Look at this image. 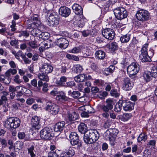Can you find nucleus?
<instances>
[{
	"label": "nucleus",
	"instance_id": "72a5a7b5",
	"mask_svg": "<svg viewBox=\"0 0 157 157\" xmlns=\"http://www.w3.org/2000/svg\"><path fill=\"white\" fill-rule=\"evenodd\" d=\"M105 90L106 91H109L112 88H115V83L113 82L105 83Z\"/></svg>",
	"mask_w": 157,
	"mask_h": 157
},
{
	"label": "nucleus",
	"instance_id": "39448f33",
	"mask_svg": "<svg viewBox=\"0 0 157 157\" xmlns=\"http://www.w3.org/2000/svg\"><path fill=\"white\" fill-rule=\"evenodd\" d=\"M148 46L147 44H144L139 52V57L142 62L149 61L151 60L150 56L148 55L147 48Z\"/></svg>",
	"mask_w": 157,
	"mask_h": 157
},
{
	"label": "nucleus",
	"instance_id": "7c9ffc66",
	"mask_svg": "<svg viewBox=\"0 0 157 157\" xmlns=\"http://www.w3.org/2000/svg\"><path fill=\"white\" fill-rule=\"evenodd\" d=\"M115 69V67L113 65H111L108 68H106L104 70L103 74L106 75H109L110 73H112Z\"/></svg>",
	"mask_w": 157,
	"mask_h": 157
},
{
	"label": "nucleus",
	"instance_id": "423d86ee",
	"mask_svg": "<svg viewBox=\"0 0 157 157\" xmlns=\"http://www.w3.org/2000/svg\"><path fill=\"white\" fill-rule=\"evenodd\" d=\"M113 12L116 18L118 20L123 19L127 16V11L124 8L118 7L116 8L114 10Z\"/></svg>",
	"mask_w": 157,
	"mask_h": 157
},
{
	"label": "nucleus",
	"instance_id": "0eeeda50",
	"mask_svg": "<svg viewBox=\"0 0 157 157\" xmlns=\"http://www.w3.org/2000/svg\"><path fill=\"white\" fill-rule=\"evenodd\" d=\"M140 70L139 65L136 63L133 62L127 68V72L130 76L134 75L138 72Z\"/></svg>",
	"mask_w": 157,
	"mask_h": 157
},
{
	"label": "nucleus",
	"instance_id": "ddd939ff",
	"mask_svg": "<svg viewBox=\"0 0 157 157\" xmlns=\"http://www.w3.org/2000/svg\"><path fill=\"white\" fill-rule=\"evenodd\" d=\"M70 143L72 145L78 144V147L81 146V144H79V137L78 134L75 132H71L69 135Z\"/></svg>",
	"mask_w": 157,
	"mask_h": 157
},
{
	"label": "nucleus",
	"instance_id": "c03bdc74",
	"mask_svg": "<svg viewBox=\"0 0 157 157\" xmlns=\"http://www.w3.org/2000/svg\"><path fill=\"white\" fill-rule=\"evenodd\" d=\"M7 28L5 27V25L0 23V34L4 35L7 33Z\"/></svg>",
	"mask_w": 157,
	"mask_h": 157
},
{
	"label": "nucleus",
	"instance_id": "8fccbe9b",
	"mask_svg": "<svg viewBox=\"0 0 157 157\" xmlns=\"http://www.w3.org/2000/svg\"><path fill=\"white\" fill-rule=\"evenodd\" d=\"M27 89L25 87L21 86H16V93L25 92L27 91Z\"/></svg>",
	"mask_w": 157,
	"mask_h": 157
},
{
	"label": "nucleus",
	"instance_id": "6e6552de",
	"mask_svg": "<svg viewBox=\"0 0 157 157\" xmlns=\"http://www.w3.org/2000/svg\"><path fill=\"white\" fill-rule=\"evenodd\" d=\"M31 22L29 21V23L27 26V29H31V28H38L41 26V23L39 20L37 15H35L31 17Z\"/></svg>",
	"mask_w": 157,
	"mask_h": 157
},
{
	"label": "nucleus",
	"instance_id": "c9c22d12",
	"mask_svg": "<svg viewBox=\"0 0 157 157\" xmlns=\"http://www.w3.org/2000/svg\"><path fill=\"white\" fill-rule=\"evenodd\" d=\"M132 117V115L131 113H124L121 117V119L123 121H126L131 118Z\"/></svg>",
	"mask_w": 157,
	"mask_h": 157
},
{
	"label": "nucleus",
	"instance_id": "a18cd8bd",
	"mask_svg": "<svg viewBox=\"0 0 157 157\" xmlns=\"http://www.w3.org/2000/svg\"><path fill=\"white\" fill-rule=\"evenodd\" d=\"M122 101L121 102H117L115 106L114 111L117 112H120L122 107Z\"/></svg>",
	"mask_w": 157,
	"mask_h": 157
},
{
	"label": "nucleus",
	"instance_id": "de8ad7c7",
	"mask_svg": "<svg viewBox=\"0 0 157 157\" xmlns=\"http://www.w3.org/2000/svg\"><path fill=\"white\" fill-rule=\"evenodd\" d=\"M74 69L76 73H80L83 70L82 67L80 64L75 65L74 66Z\"/></svg>",
	"mask_w": 157,
	"mask_h": 157
},
{
	"label": "nucleus",
	"instance_id": "20e7f679",
	"mask_svg": "<svg viewBox=\"0 0 157 157\" xmlns=\"http://www.w3.org/2000/svg\"><path fill=\"white\" fill-rule=\"evenodd\" d=\"M106 105H102L101 107V110L103 112L102 116L106 118H108L109 117V112L113 108V101L111 99H107L106 100Z\"/></svg>",
	"mask_w": 157,
	"mask_h": 157
},
{
	"label": "nucleus",
	"instance_id": "f3484780",
	"mask_svg": "<svg viewBox=\"0 0 157 157\" xmlns=\"http://www.w3.org/2000/svg\"><path fill=\"white\" fill-rule=\"evenodd\" d=\"M40 121V117L37 116H34L31 119V124L32 126L35 129H39L41 127Z\"/></svg>",
	"mask_w": 157,
	"mask_h": 157
},
{
	"label": "nucleus",
	"instance_id": "bf43d9fd",
	"mask_svg": "<svg viewBox=\"0 0 157 157\" xmlns=\"http://www.w3.org/2000/svg\"><path fill=\"white\" fill-rule=\"evenodd\" d=\"M14 81L16 83L19 84L22 82V80L19 78V76L17 75L14 77Z\"/></svg>",
	"mask_w": 157,
	"mask_h": 157
},
{
	"label": "nucleus",
	"instance_id": "a19ab883",
	"mask_svg": "<svg viewBox=\"0 0 157 157\" xmlns=\"http://www.w3.org/2000/svg\"><path fill=\"white\" fill-rule=\"evenodd\" d=\"M112 5L111 2L110 1H107L103 7L104 11L106 12L111 10Z\"/></svg>",
	"mask_w": 157,
	"mask_h": 157
},
{
	"label": "nucleus",
	"instance_id": "412c9836",
	"mask_svg": "<svg viewBox=\"0 0 157 157\" xmlns=\"http://www.w3.org/2000/svg\"><path fill=\"white\" fill-rule=\"evenodd\" d=\"M65 122L64 121L58 122L53 127L54 131L56 132H59L62 131L64 127Z\"/></svg>",
	"mask_w": 157,
	"mask_h": 157
},
{
	"label": "nucleus",
	"instance_id": "c85d7f7f",
	"mask_svg": "<svg viewBox=\"0 0 157 157\" xmlns=\"http://www.w3.org/2000/svg\"><path fill=\"white\" fill-rule=\"evenodd\" d=\"M17 73V70L15 69L10 68L5 73L6 76L10 77L11 75H12L16 74Z\"/></svg>",
	"mask_w": 157,
	"mask_h": 157
},
{
	"label": "nucleus",
	"instance_id": "cd10ccee",
	"mask_svg": "<svg viewBox=\"0 0 157 157\" xmlns=\"http://www.w3.org/2000/svg\"><path fill=\"white\" fill-rule=\"evenodd\" d=\"M86 78V76L84 74L79 75L74 78L75 80L77 82H82Z\"/></svg>",
	"mask_w": 157,
	"mask_h": 157
},
{
	"label": "nucleus",
	"instance_id": "37998d69",
	"mask_svg": "<svg viewBox=\"0 0 157 157\" xmlns=\"http://www.w3.org/2000/svg\"><path fill=\"white\" fill-rule=\"evenodd\" d=\"M105 83L104 80L101 79H95L94 81V83L95 85L101 87L104 86L105 85Z\"/></svg>",
	"mask_w": 157,
	"mask_h": 157
},
{
	"label": "nucleus",
	"instance_id": "e2e57ef3",
	"mask_svg": "<svg viewBox=\"0 0 157 157\" xmlns=\"http://www.w3.org/2000/svg\"><path fill=\"white\" fill-rule=\"evenodd\" d=\"M68 65L67 64H64L63 65L61 66L60 71L62 73H65L66 72L67 70L68 69L67 67Z\"/></svg>",
	"mask_w": 157,
	"mask_h": 157
},
{
	"label": "nucleus",
	"instance_id": "473e14b6",
	"mask_svg": "<svg viewBox=\"0 0 157 157\" xmlns=\"http://www.w3.org/2000/svg\"><path fill=\"white\" fill-rule=\"evenodd\" d=\"M37 80L35 79H34L31 81V84L29 83H27L26 86L32 89L33 88L32 86L37 89Z\"/></svg>",
	"mask_w": 157,
	"mask_h": 157
},
{
	"label": "nucleus",
	"instance_id": "dca6fc26",
	"mask_svg": "<svg viewBox=\"0 0 157 157\" xmlns=\"http://www.w3.org/2000/svg\"><path fill=\"white\" fill-rule=\"evenodd\" d=\"M135 103L130 101H122V105L123 110L125 111H130L134 109Z\"/></svg>",
	"mask_w": 157,
	"mask_h": 157
},
{
	"label": "nucleus",
	"instance_id": "69168bd1",
	"mask_svg": "<svg viewBox=\"0 0 157 157\" xmlns=\"http://www.w3.org/2000/svg\"><path fill=\"white\" fill-rule=\"evenodd\" d=\"M34 102V99L32 98H28L26 101V103L27 104L29 105H31Z\"/></svg>",
	"mask_w": 157,
	"mask_h": 157
},
{
	"label": "nucleus",
	"instance_id": "7ed1b4c3",
	"mask_svg": "<svg viewBox=\"0 0 157 157\" xmlns=\"http://www.w3.org/2000/svg\"><path fill=\"white\" fill-rule=\"evenodd\" d=\"M136 18L138 20L145 21L151 19V16L149 12L143 9L138 10L136 14Z\"/></svg>",
	"mask_w": 157,
	"mask_h": 157
},
{
	"label": "nucleus",
	"instance_id": "2eb2a0df",
	"mask_svg": "<svg viewBox=\"0 0 157 157\" xmlns=\"http://www.w3.org/2000/svg\"><path fill=\"white\" fill-rule=\"evenodd\" d=\"M56 44L62 49L66 48L69 44L68 41L66 39L61 37L58 39L56 41Z\"/></svg>",
	"mask_w": 157,
	"mask_h": 157
},
{
	"label": "nucleus",
	"instance_id": "ea45409f",
	"mask_svg": "<svg viewBox=\"0 0 157 157\" xmlns=\"http://www.w3.org/2000/svg\"><path fill=\"white\" fill-rule=\"evenodd\" d=\"M56 17L55 19H54L52 21H51L50 22V25H49L51 27H53L55 26L59 23V16L58 15H56Z\"/></svg>",
	"mask_w": 157,
	"mask_h": 157
},
{
	"label": "nucleus",
	"instance_id": "f8f14e48",
	"mask_svg": "<svg viewBox=\"0 0 157 157\" xmlns=\"http://www.w3.org/2000/svg\"><path fill=\"white\" fill-rule=\"evenodd\" d=\"M102 34L104 37L109 40H113L115 35L114 31L110 28L104 29L102 31Z\"/></svg>",
	"mask_w": 157,
	"mask_h": 157
},
{
	"label": "nucleus",
	"instance_id": "0e129e2a",
	"mask_svg": "<svg viewBox=\"0 0 157 157\" xmlns=\"http://www.w3.org/2000/svg\"><path fill=\"white\" fill-rule=\"evenodd\" d=\"M110 46L111 48L113 51L116 50L118 48L117 44L115 42L112 43Z\"/></svg>",
	"mask_w": 157,
	"mask_h": 157
},
{
	"label": "nucleus",
	"instance_id": "603ef678",
	"mask_svg": "<svg viewBox=\"0 0 157 157\" xmlns=\"http://www.w3.org/2000/svg\"><path fill=\"white\" fill-rule=\"evenodd\" d=\"M103 136L105 138V139L107 140H110L111 138L112 137V135L109 132V129L106 130L105 132L103 135Z\"/></svg>",
	"mask_w": 157,
	"mask_h": 157
},
{
	"label": "nucleus",
	"instance_id": "49530a36",
	"mask_svg": "<svg viewBox=\"0 0 157 157\" xmlns=\"http://www.w3.org/2000/svg\"><path fill=\"white\" fill-rule=\"evenodd\" d=\"M109 129L112 137L115 138L118 133V130L116 128H110Z\"/></svg>",
	"mask_w": 157,
	"mask_h": 157
},
{
	"label": "nucleus",
	"instance_id": "393cba45",
	"mask_svg": "<svg viewBox=\"0 0 157 157\" xmlns=\"http://www.w3.org/2000/svg\"><path fill=\"white\" fill-rule=\"evenodd\" d=\"M2 93V95L0 99V105L6 103L8 100L7 96L9 95L8 93L6 91H3Z\"/></svg>",
	"mask_w": 157,
	"mask_h": 157
},
{
	"label": "nucleus",
	"instance_id": "f257e3e1",
	"mask_svg": "<svg viewBox=\"0 0 157 157\" xmlns=\"http://www.w3.org/2000/svg\"><path fill=\"white\" fill-rule=\"evenodd\" d=\"M73 11L76 14H79L80 19L77 23L78 26L80 28L82 27L85 24L86 19L82 15L83 9L82 7L77 4L75 3L72 6Z\"/></svg>",
	"mask_w": 157,
	"mask_h": 157
},
{
	"label": "nucleus",
	"instance_id": "a878e982",
	"mask_svg": "<svg viewBox=\"0 0 157 157\" xmlns=\"http://www.w3.org/2000/svg\"><path fill=\"white\" fill-rule=\"evenodd\" d=\"M47 74L42 72L38 73V77L40 80L48 82L49 80V77L48 76Z\"/></svg>",
	"mask_w": 157,
	"mask_h": 157
},
{
	"label": "nucleus",
	"instance_id": "338daca9",
	"mask_svg": "<svg viewBox=\"0 0 157 157\" xmlns=\"http://www.w3.org/2000/svg\"><path fill=\"white\" fill-rule=\"evenodd\" d=\"M18 41L15 39L12 40L10 42V44L11 46L13 47L16 46V48H17L16 45L18 44Z\"/></svg>",
	"mask_w": 157,
	"mask_h": 157
},
{
	"label": "nucleus",
	"instance_id": "4468645a",
	"mask_svg": "<svg viewBox=\"0 0 157 157\" xmlns=\"http://www.w3.org/2000/svg\"><path fill=\"white\" fill-rule=\"evenodd\" d=\"M86 133L88 134L90 138L91 139V142H95L99 137V134L96 130H91L87 131Z\"/></svg>",
	"mask_w": 157,
	"mask_h": 157
},
{
	"label": "nucleus",
	"instance_id": "aec40b11",
	"mask_svg": "<svg viewBox=\"0 0 157 157\" xmlns=\"http://www.w3.org/2000/svg\"><path fill=\"white\" fill-rule=\"evenodd\" d=\"M57 100L60 101H69L70 98L66 97L64 92L63 91H59L58 94L56 98Z\"/></svg>",
	"mask_w": 157,
	"mask_h": 157
},
{
	"label": "nucleus",
	"instance_id": "c756f323",
	"mask_svg": "<svg viewBox=\"0 0 157 157\" xmlns=\"http://www.w3.org/2000/svg\"><path fill=\"white\" fill-rule=\"evenodd\" d=\"M151 75L150 72L148 71H146L143 74V77L146 82L149 81L151 79Z\"/></svg>",
	"mask_w": 157,
	"mask_h": 157
},
{
	"label": "nucleus",
	"instance_id": "4be33fe9",
	"mask_svg": "<svg viewBox=\"0 0 157 157\" xmlns=\"http://www.w3.org/2000/svg\"><path fill=\"white\" fill-rule=\"evenodd\" d=\"M28 153L30 157H36V151L34 150V144L33 143H30L27 148Z\"/></svg>",
	"mask_w": 157,
	"mask_h": 157
},
{
	"label": "nucleus",
	"instance_id": "1a4fd4ad",
	"mask_svg": "<svg viewBox=\"0 0 157 157\" xmlns=\"http://www.w3.org/2000/svg\"><path fill=\"white\" fill-rule=\"evenodd\" d=\"M52 129L49 127H45L42 129L40 132L41 138L44 140L51 139L52 136Z\"/></svg>",
	"mask_w": 157,
	"mask_h": 157
},
{
	"label": "nucleus",
	"instance_id": "f03ea898",
	"mask_svg": "<svg viewBox=\"0 0 157 157\" xmlns=\"http://www.w3.org/2000/svg\"><path fill=\"white\" fill-rule=\"evenodd\" d=\"M20 120L18 118L9 117L5 122L4 125L5 127L8 128H16L20 125Z\"/></svg>",
	"mask_w": 157,
	"mask_h": 157
},
{
	"label": "nucleus",
	"instance_id": "6ab92c4d",
	"mask_svg": "<svg viewBox=\"0 0 157 157\" xmlns=\"http://www.w3.org/2000/svg\"><path fill=\"white\" fill-rule=\"evenodd\" d=\"M53 69V67L48 63H44L42 65L41 68L42 72L48 74L51 73Z\"/></svg>",
	"mask_w": 157,
	"mask_h": 157
},
{
	"label": "nucleus",
	"instance_id": "13d9d810",
	"mask_svg": "<svg viewBox=\"0 0 157 157\" xmlns=\"http://www.w3.org/2000/svg\"><path fill=\"white\" fill-rule=\"evenodd\" d=\"M49 34L47 32H41V34L39 36L40 38H41L43 40H45L48 39V37Z\"/></svg>",
	"mask_w": 157,
	"mask_h": 157
},
{
	"label": "nucleus",
	"instance_id": "e433bc0d",
	"mask_svg": "<svg viewBox=\"0 0 157 157\" xmlns=\"http://www.w3.org/2000/svg\"><path fill=\"white\" fill-rule=\"evenodd\" d=\"M67 78L64 76H62L60 78L59 80H57L56 82V84L59 86H63L65 82H66Z\"/></svg>",
	"mask_w": 157,
	"mask_h": 157
},
{
	"label": "nucleus",
	"instance_id": "4d7b16f0",
	"mask_svg": "<svg viewBox=\"0 0 157 157\" xmlns=\"http://www.w3.org/2000/svg\"><path fill=\"white\" fill-rule=\"evenodd\" d=\"M84 110L86 112L90 113L93 112V108L90 105H86L84 106Z\"/></svg>",
	"mask_w": 157,
	"mask_h": 157
},
{
	"label": "nucleus",
	"instance_id": "58836bf2",
	"mask_svg": "<svg viewBox=\"0 0 157 157\" xmlns=\"http://www.w3.org/2000/svg\"><path fill=\"white\" fill-rule=\"evenodd\" d=\"M32 29H33L31 32V34L34 36L39 37L41 33V31L39 29H36V28Z\"/></svg>",
	"mask_w": 157,
	"mask_h": 157
},
{
	"label": "nucleus",
	"instance_id": "79ce46f5",
	"mask_svg": "<svg viewBox=\"0 0 157 157\" xmlns=\"http://www.w3.org/2000/svg\"><path fill=\"white\" fill-rule=\"evenodd\" d=\"M151 77L154 78L157 77V67L156 66H153L151 67Z\"/></svg>",
	"mask_w": 157,
	"mask_h": 157
},
{
	"label": "nucleus",
	"instance_id": "774afa93",
	"mask_svg": "<svg viewBox=\"0 0 157 157\" xmlns=\"http://www.w3.org/2000/svg\"><path fill=\"white\" fill-rule=\"evenodd\" d=\"M58 155L54 151H50L48 154V157H58Z\"/></svg>",
	"mask_w": 157,
	"mask_h": 157
},
{
	"label": "nucleus",
	"instance_id": "a211bd4d",
	"mask_svg": "<svg viewBox=\"0 0 157 157\" xmlns=\"http://www.w3.org/2000/svg\"><path fill=\"white\" fill-rule=\"evenodd\" d=\"M71 13V9L65 6L61 7L59 9V14L64 17H68L70 15Z\"/></svg>",
	"mask_w": 157,
	"mask_h": 157
},
{
	"label": "nucleus",
	"instance_id": "052dcab7",
	"mask_svg": "<svg viewBox=\"0 0 157 157\" xmlns=\"http://www.w3.org/2000/svg\"><path fill=\"white\" fill-rule=\"evenodd\" d=\"M80 94L78 91H73L72 92V97L75 98H76L80 97Z\"/></svg>",
	"mask_w": 157,
	"mask_h": 157
},
{
	"label": "nucleus",
	"instance_id": "2f4dec72",
	"mask_svg": "<svg viewBox=\"0 0 157 157\" xmlns=\"http://www.w3.org/2000/svg\"><path fill=\"white\" fill-rule=\"evenodd\" d=\"M130 38V35L129 34H127L125 35L121 36L120 38V40L123 43L128 42Z\"/></svg>",
	"mask_w": 157,
	"mask_h": 157
},
{
	"label": "nucleus",
	"instance_id": "864d4df0",
	"mask_svg": "<svg viewBox=\"0 0 157 157\" xmlns=\"http://www.w3.org/2000/svg\"><path fill=\"white\" fill-rule=\"evenodd\" d=\"M83 139L84 142L86 144H91L94 143L93 142H91V139L90 138V137L89 136L88 134H87L86 133L84 134Z\"/></svg>",
	"mask_w": 157,
	"mask_h": 157
},
{
	"label": "nucleus",
	"instance_id": "5701e85b",
	"mask_svg": "<svg viewBox=\"0 0 157 157\" xmlns=\"http://www.w3.org/2000/svg\"><path fill=\"white\" fill-rule=\"evenodd\" d=\"M78 114L75 112H74L71 113H69L67 114V119L70 121H75L78 118Z\"/></svg>",
	"mask_w": 157,
	"mask_h": 157
},
{
	"label": "nucleus",
	"instance_id": "f704fd0d",
	"mask_svg": "<svg viewBox=\"0 0 157 157\" xmlns=\"http://www.w3.org/2000/svg\"><path fill=\"white\" fill-rule=\"evenodd\" d=\"M138 149V146L136 144H134L132 146V152L134 155H136L140 154L141 152V151H137Z\"/></svg>",
	"mask_w": 157,
	"mask_h": 157
},
{
	"label": "nucleus",
	"instance_id": "9d476101",
	"mask_svg": "<svg viewBox=\"0 0 157 157\" xmlns=\"http://www.w3.org/2000/svg\"><path fill=\"white\" fill-rule=\"evenodd\" d=\"M121 82L122 88L125 91L130 90L134 85L133 82L127 77L123 78Z\"/></svg>",
	"mask_w": 157,
	"mask_h": 157
},
{
	"label": "nucleus",
	"instance_id": "bb28decb",
	"mask_svg": "<svg viewBox=\"0 0 157 157\" xmlns=\"http://www.w3.org/2000/svg\"><path fill=\"white\" fill-rule=\"evenodd\" d=\"M78 130L82 133H86L87 131V127L86 125L83 123H81L78 126Z\"/></svg>",
	"mask_w": 157,
	"mask_h": 157
},
{
	"label": "nucleus",
	"instance_id": "4c0bfd02",
	"mask_svg": "<svg viewBox=\"0 0 157 157\" xmlns=\"http://www.w3.org/2000/svg\"><path fill=\"white\" fill-rule=\"evenodd\" d=\"M147 136L146 133H143L140 134L138 136L137 140L140 142L142 141H145L147 139Z\"/></svg>",
	"mask_w": 157,
	"mask_h": 157
},
{
	"label": "nucleus",
	"instance_id": "09e8293b",
	"mask_svg": "<svg viewBox=\"0 0 157 157\" xmlns=\"http://www.w3.org/2000/svg\"><path fill=\"white\" fill-rule=\"evenodd\" d=\"M69 157H71L74 155L75 151L73 147H70L68 150L66 152Z\"/></svg>",
	"mask_w": 157,
	"mask_h": 157
},
{
	"label": "nucleus",
	"instance_id": "6e6d98bb",
	"mask_svg": "<svg viewBox=\"0 0 157 157\" xmlns=\"http://www.w3.org/2000/svg\"><path fill=\"white\" fill-rule=\"evenodd\" d=\"M66 57L69 59H72L75 61H78L79 60V58L76 56L71 55L69 54H67Z\"/></svg>",
	"mask_w": 157,
	"mask_h": 157
},
{
	"label": "nucleus",
	"instance_id": "9b49d317",
	"mask_svg": "<svg viewBox=\"0 0 157 157\" xmlns=\"http://www.w3.org/2000/svg\"><path fill=\"white\" fill-rule=\"evenodd\" d=\"M46 110L53 115L57 114L59 109V107L58 105L52 103L50 102L47 103Z\"/></svg>",
	"mask_w": 157,
	"mask_h": 157
},
{
	"label": "nucleus",
	"instance_id": "5fc2aeb1",
	"mask_svg": "<svg viewBox=\"0 0 157 157\" xmlns=\"http://www.w3.org/2000/svg\"><path fill=\"white\" fill-rule=\"evenodd\" d=\"M82 35L85 37H86L90 35H90L92 36H94L96 35V33H94L93 34L90 33V31L89 30H84L82 32Z\"/></svg>",
	"mask_w": 157,
	"mask_h": 157
},
{
	"label": "nucleus",
	"instance_id": "3c124183",
	"mask_svg": "<svg viewBox=\"0 0 157 157\" xmlns=\"http://www.w3.org/2000/svg\"><path fill=\"white\" fill-rule=\"evenodd\" d=\"M111 95L115 98H117L120 95V94L116 89H113L111 90L110 93Z\"/></svg>",
	"mask_w": 157,
	"mask_h": 157
},
{
	"label": "nucleus",
	"instance_id": "680f3d73",
	"mask_svg": "<svg viewBox=\"0 0 157 157\" xmlns=\"http://www.w3.org/2000/svg\"><path fill=\"white\" fill-rule=\"evenodd\" d=\"M28 44L33 48H35L37 47V44L35 41H30Z\"/></svg>",
	"mask_w": 157,
	"mask_h": 157
},
{
	"label": "nucleus",
	"instance_id": "b1692460",
	"mask_svg": "<svg viewBox=\"0 0 157 157\" xmlns=\"http://www.w3.org/2000/svg\"><path fill=\"white\" fill-rule=\"evenodd\" d=\"M95 55L97 59L102 60L105 58V54L104 51L98 50L96 51Z\"/></svg>",
	"mask_w": 157,
	"mask_h": 157
}]
</instances>
